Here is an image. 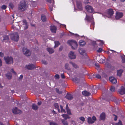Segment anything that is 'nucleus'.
Masks as SVG:
<instances>
[{
  "label": "nucleus",
  "instance_id": "1",
  "mask_svg": "<svg viewBox=\"0 0 125 125\" xmlns=\"http://www.w3.org/2000/svg\"><path fill=\"white\" fill-rule=\"evenodd\" d=\"M20 23H23V24L20 25V23L19 24L18 23H16L15 24L16 26L13 25L12 26V28L14 30H19L22 28L25 30L28 28V26L26 20H23L22 21L20 22Z\"/></svg>",
  "mask_w": 125,
  "mask_h": 125
},
{
  "label": "nucleus",
  "instance_id": "2",
  "mask_svg": "<svg viewBox=\"0 0 125 125\" xmlns=\"http://www.w3.org/2000/svg\"><path fill=\"white\" fill-rule=\"evenodd\" d=\"M71 46L73 50L77 49L78 46L77 42L73 40H69L67 42Z\"/></svg>",
  "mask_w": 125,
  "mask_h": 125
},
{
  "label": "nucleus",
  "instance_id": "3",
  "mask_svg": "<svg viewBox=\"0 0 125 125\" xmlns=\"http://www.w3.org/2000/svg\"><path fill=\"white\" fill-rule=\"evenodd\" d=\"M28 6L26 5L24 2H21L19 6V9L21 11H24L27 9Z\"/></svg>",
  "mask_w": 125,
  "mask_h": 125
},
{
  "label": "nucleus",
  "instance_id": "4",
  "mask_svg": "<svg viewBox=\"0 0 125 125\" xmlns=\"http://www.w3.org/2000/svg\"><path fill=\"white\" fill-rule=\"evenodd\" d=\"M10 37L12 40L17 42L18 40L19 36L18 33H15L11 35Z\"/></svg>",
  "mask_w": 125,
  "mask_h": 125
},
{
  "label": "nucleus",
  "instance_id": "5",
  "mask_svg": "<svg viewBox=\"0 0 125 125\" xmlns=\"http://www.w3.org/2000/svg\"><path fill=\"white\" fill-rule=\"evenodd\" d=\"M4 60L7 63L11 64L13 63V59L11 57H4Z\"/></svg>",
  "mask_w": 125,
  "mask_h": 125
},
{
  "label": "nucleus",
  "instance_id": "6",
  "mask_svg": "<svg viewBox=\"0 0 125 125\" xmlns=\"http://www.w3.org/2000/svg\"><path fill=\"white\" fill-rule=\"evenodd\" d=\"M123 15V13L122 12L116 11L115 14V19L116 20H119L122 18Z\"/></svg>",
  "mask_w": 125,
  "mask_h": 125
},
{
  "label": "nucleus",
  "instance_id": "7",
  "mask_svg": "<svg viewBox=\"0 0 125 125\" xmlns=\"http://www.w3.org/2000/svg\"><path fill=\"white\" fill-rule=\"evenodd\" d=\"M85 8L88 12L90 13H95L94 10L91 6L87 5L85 6Z\"/></svg>",
  "mask_w": 125,
  "mask_h": 125
},
{
  "label": "nucleus",
  "instance_id": "8",
  "mask_svg": "<svg viewBox=\"0 0 125 125\" xmlns=\"http://www.w3.org/2000/svg\"><path fill=\"white\" fill-rule=\"evenodd\" d=\"M69 58L71 59H75L76 57V55L74 52L72 51L70 52L68 54Z\"/></svg>",
  "mask_w": 125,
  "mask_h": 125
},
{
  "label": "nucleus",
  "instance_id": "9",
  "mask_svg": "<svg viewBox=\"0 0 125 125\" xmlns=\"http://www.w3.org/2000/svg\"><path fill=\"white\" fill-rule=\"evenodd\" d=\"M23 52L24 54L25 55L29 56L31 54V52L29 50L25 48L23 49Z\"/></svg>",
  "mask_w": 125,
  "mask_h": 125
},
{
  "label": "nucleus",
  "instance_id": "10",
  "mask_svg": "<svg viewBox=\"0 0 125 125\" xmlns=\"http://www.w3.org/2000/svg\"><path fill=\"white\" fill-rule=\"evenodd\" d=\"M13 113L14 114H20L22 113L20 110L18 109L16 107L13 108L12 110Z\"/></svg>",
  "mask_w": 125,
  "mask_h": 125
},
{
  "label": "nucleus",
  "instance_id": "11",
  "mask_svg": "<svg viewBox=\"0 0 125 125\" xmlns=\"http://www.w3.org/2000/svg\"><path fill=\"white\" fill-rule=\"evenodd\" d=\"M25 68L29 70H32L35 68L34 65L32 64H29L26 66Z\"/></svg>",
  "mask_w": 125,
  "mask_h": 125
},
{
  "label": "nucleus",
  "instance_id": "12",
  "mask_svg": "<svg viewBox=\"0 0 125 125\" xmlns=\"http://www.w3.org/2000/svg\"><path fill=\"white\" fill-rule=\"evenodd\" d=\"M77 8L79 10H82V3L79 1H76Z\"/></svg>",
  "mask_w": 125,
  "mask_h": 125
},
{
  "label": "nucleus",
  "instance_id": "13",
  "mask_svg": "<svg viewBox=\"0 0 125 125\" xmlns=\"http://www.w3.org/2000/svg\"><path fill=\"white\" fill-rule=\"evenodd\" d=\"M119 93L121 95L125 94V88L123 86L121 87L119 90Z\"/></svg>",
  "mask_w": 125,
  "mask_h": 125
},
{
  "label": "nucleus",
  "instance_id": "14",
  "mask_svg": "<svg viewBox=\"0 0 125 125\" xmlns=\"http://www.w3.org/2000/svg\"><path fill=\"white\" fill-rule=\"evenodd\" d=\"M78 51L81 54L85 56L86 55L85 51L83 49L79 48L78 49Z\"/></svg>",
  "mask_w": 125,
  "mask_h": 125
},
{
  "label": "nucleus",
  "instance_id": "15",
  "mask_svg": "<svg viewBox=\"0 0 125 125\" xmlns=\"http://www.w3.org/2000/svg\"><path fill=\"white\" fill-rule=\"evenodd\" d=\"M93 19L92 16H89L86 15V17L85 19V20H87V21H93Z\"/></svg>",
  "mask_w": 125,
  "mask_h": 125
},
{
  "label": "nucleus",
  "instance_id": "16",
  "mask_svg": "<svg viewBox=\"0 0 125 125\" xmlns=\"http://www.w3.org/2000/svg\"><path fill=\"white\" fill-rule=\"evenodd\" d=\"M109 80L111 82L113 83H115L117 82L116 79L113 77H109Z\"/></svg>",
  "mask_w": 125,
  "mask_h": 125
},
{
  "label": "nucleus",
  "instance_id": "17",
  "mask_svg": "<svg viewBox=\"0 0 125 125\" xmlns=\"http://www.w3.org/2000/svg\"><path fill=\"white\" fill-rule=\"evenodd\" d=\"M57 28L56 27L54 26H52L50 27V30L52 32L54 33H56Z\"/></svg>",
  "mask_w": 125,
  "mask_h": 125
},
{
  "label": "nucleus",
  "instance_id": "18",
  "mask_svg": "<svg viewBox=\"0 0 125 125\" xmlns=\"http://www.w3.org/2000/svg\"><path fill=\"white\" fill-rule=\"evenodd\" d=\"M65 97L67 99L69 100H71L73 98L72 95L71 94H67Z\"/></svg>",
  "mask_w": 125,
  "mask_h": 125
},
{
  "label": "nucleus",
  "instance_id": "19",
  "mask_svg": "<svg viewBox=\"0 0 125 125\" xmlns=\"http://www.w3.org/2000/svg\"><path fill=\"white\" fill-rule=\"evenodd\" d=\"M123 72V70H122L120 69L118 70L117 71V75L120 77Z\"/></svg>",
  "mask_w": 125,
  "mask_h": 125
},
{
  "label": "nucleus",
  "instance_id": "20",
  "mask_svg": "<svg viewBox=\"0 0 125 125\" xmlns=\"http://www.w3.org/2000/svg\"><path fill=\"white\" fill-rule=\"evenodd\" d=\"M105 117V114L104 113H102L100 115V119L102 120H104Z\"/></svg>",
  "mask_w": 125,
  "mask_h": 125
},
{
  "label": "nucleus",
  "instance_id": "21",
  "mask_svg": "<svg viewBox=\"0 0 125 125\" xmlns=\"http://www.w3.org/2000/svg\"><path fill=\"white\" fill-rule=\"evenodd\" d=\"M69 63L72 65L74 68H75L77 69L79 67L75 63L72 62H70Z\"/></svg>",
  "mask_w": 125,
  "mask_h": 125
},
{
  "label": "nucleus",
  "instance_id": "22",
  "mask_svg": "<svg viewBox=\"0 0 125 125\" xmlns=\"http://www.w3.org/2000/svg\"><path fill=\"white\" fill-rule=\"evenodd\" d=\"M88 122L89 124H92L94 122L91 117H88L87 118Z\"/></svg>",
  "mask_w": 125,
  "mask_h": 125
},
{
  "label": "nucleus",
  "instance_id": "23",
  "mask_svg": "<svg viewBox=\"0 0 125 125\" xmlns=\"http://www.w3.org/2000/svg\"><path fill=\"white\" fill-rule=\"evenodd\" d=\"M114 12L112 9H110L108 11V14L110 17L112 16L114 14Z\"/></svg>",
  "mask_w": 125,
  "mask_h": 125
},
{
  "label": "nucleus",
  "instance_id": "24",
  "mask_svg": "<svg viewBox=\"0 0 125 125\" xmlns=\"http://www.w3.org/2000/svg\"><path fill=\"white\" fill-rule=\"evenodd\" d=\"M47 51L49 52L51 54L54 52V50L50 48H48L47 49Z\"/></svg>",
  "mask_w": 125,
  "mask_h": 125
},
{
  "label": "nucleus",
  "instance_id": "25",
  "mask_svg": "<svg viewBox=\"0 0 125 125\" xmlns=\"http://www.w3.org/2000/svg\"><path fill=\"white\" fill-rule=\"evenodd\" d=\"M83 94L85 96H89L90 94V93L86 91H84L82 92Z\"/></svg>",
  "mask_w": 125,
  "mask_h": 125
},
{
  "label": "nucleus",
  "instance_id": "26",
  "mask_svg": "<svg viewBox=\"0 0 125 125\" xmlns=\"http://www.w3.org/2000/svg\"><path fill=\"white\" fill-rule=\"evenodd\" d=\"M62 115L65 120H66L67 119L70 118V117H69L68 115L66 114H63Z\"/></svg>",
  "mask_w": 125,
  "mask_h": 125
},
{
  "label": "nucleus",
  "instance_id": "27",
  "mask_svg": "<svg viewBox=\"0 0 125 125\" xmlns=\"http://www.w3.org/2000/svg\"><path fill=\"white\" fill-rule=\"evenodd\" d=\"M6 76L7 78L9 79H10L12 78V75L10 72H8L6 74Z\"/></svg>",
  "mask_w": 125,
  "mask_h": 125
},
{
  "label": "nucleus",
  "instance_id": "28",
  "mask_svg": "<svg viewBox=\"0 0 125 125\" xmlns=\"http://www.w3.org/2000/svg\"><path fill=\"white\" fill-rule=\"evenodd\" d=\"M85 44V42L82 40H81L79 42V44L81 46H83Z\"/></svg>",
  "mask_w": 125,
  "mask_h": 125
},
{
  "label": "nucleus",
  "instance_id": "29",
  "mask_svg": "<svg viewBox=\"0 0 125 125\" xmlns=\"http://www.w3.org/2000/svg\"><path fill=\"white\" fill-rule=\"evenodd\" d=\"M41 19L43 22H45L46 20L45 16L44 14H42L41 17Z\"/></svg>",
  "mask_w": 125,
  "mask_h": 125
},
{
  "label": "nucleus",
  "instance_id": "30",
  "mask_svg": "<svg viewBox=\"0 0 125 125\" xmlns=\"http://www.w3.org/2000/svg\"><path fill=\"white\" fill-rule=\"evenodd\" d=\"M62 122L63 125H68V124L67 122L65 120L62 119L61 120Z\"/></svg>",
  "mask_w": 125,
  "mask_h": 125
},
{
  "label": "nucleus",
  "instance_id": "31",
  "mask_svg": "<svg viewBox=\"0 0 125 125\" xmlns=\"http://www.w3.org/2000/svg\"><path fill=\"white\" fill-rule=\"evenodd\" d=\"M72 80L76 83H78L79 82V79L77 78H73Z\"/></svg>",
  "mask_w": 125,
  "mask_h": 125
},
{
  "label": "nucleus",
  "instance_id": "32",
  "mask_svg": "<svg viewBox=\"0 0 125 125\" xmlns=\"http://www.w3.org/2000/svg\"><path fill=\"white\" fill-rule=\"evenodd\" d=\"M32 109L34 110H37L38 108L37 106L35 104H32Z\"/></svg>",
  "mask_w": 125,
  "mask_h": 125
},
{
  "label": "nucleus",
  "instance_id": "33",
  "mask_svg": "<svg viewBox=\"0 0 125 125\" xmlns=\"http://www.w3.org/2000/svg\"><path fill=\"white\" fill-rule=\"evenodd\" d=\"M65 69L68 70H70V69L69 67V63H66L65 64Z\"/></svg>",
  "mask_w": 125,
  "mask_h": 125
},
{
  "label": "nucleus",
  "instance_id": "34",
  "mask_svg": "<svg viewBox=\"0 0 125 125\" xmlns=\"http://www.w3.org/2000/svg\"><path fill=\"white\" fill-rule=\"evenodd\" d=\"M54 43H55V46H54L55 48L58 47L59 45V43L58 41L55 42Z\"/></svg>",
  "mask_w": 125,
  "mask_h": 125
},
{
  "label": "nucleus",
  "instance_id": "35",
  "mask_svg": "<svg viewBox=\"0 0 125 125\" xmlns=\"http://www.w3.org/2000/svg\"><path fill=\"white\" fill-rule=\"evenodd\" d=\"M54 107H55V108H56V109H57L58 111L59 112L60 110V109L59 108V106L58 104L57 103H55L54 104Z\"/></svg>",
  "mask_w": 125,
  "mask_h": 125
},
{
  "label": "nucleus",
  "instance_id": "36",
  "mask_svg": "<svg viewBox=\"0 0 125 125\" xmlns=\"http://www.w3.org/2000/svg\"><path fill=\"white\" fill-rule=\"evenodd\" d=\"M110 90L112 92H113L115 91V88L114 86H112L111 87Z\"/></svg>",
  "mask_w": 125,
  "mask_h": 125
},
{
  "label": "nucleus",
  "instance_id": "37",
  "mask_svg": "<svg viewBox=\"0 0 125 125\" xmlns=\"http://www.w3.org/2000/svg\"><path fill=\"white\" fill-rule=\"evenodd\" d=\"M121 58L122 59V62L123 63L125 62V56L124 55L121 56Z\"/></svg>",
  "mask_w": 125,
  "mask_h": 125
},
{
  "label": "nucleus",
  "instance_id": "38",
  "mask_svg": "<svg viewBox=\"0 0 125 125\" xmlns=\"http://www.w3.org/2000/svg\"><path fill=\"white\" fill-rule=\"evenodd\" d=\"M79 119L81 121L83 122H84L85 120V118L83 116H81L79 118Z\"/></svg>",
  "mask_w": 125,
  "mask_h": 125
},
{
  "label": "nucleus",
  "instance_id": "39",
  "mask_svg": "<svg viewBox=\"0 0 125 125\" xmlns=\"http://www.w3.org/2000/svg\"><path fill=\"white\" fill-rule=\"evenodd\" d=\"M3 40H8L9 39V37L5 35L3 36Z\"/></svg>",
  "mask_w": 125,
  "mask_h": 125
},
{
  "label": "nucleus",
  "instance_id": "40",
  "mask_svg": "<svg viewBox=\"0 0 125 125\" xmlns=\"http://www.w3.org/2000/svg\"><path fill=\"white\" fill-rule=\"evenodd\" d=\"M67 114L69 115H72L70 110L69 109H67L66 110Z\"/></svg>",
  "mask_w": 125,
  "mask_h": 125
},
{
  "label": "nucleus",
  "instance_id": "41",
  "mask_svg": "<svg viewBox=\"0 0 125 125\" xmlns=\"http://www.w3.org/2000/svg\"><path fill=\"white\" fill-rule=\"evenodd\" d=\"M60 108L61 109V112L65 113V111L63 109V107L62 105H60Z\"/></svg>",
  "mask_w": 125,
  "mask_h": 125
},
{
  "label": "nucleus",
  "instance_id": "42",
  "mask_svg": "<svg viewBox=\"0 0 125 125\" xmlns=\"http://www.w3.org/2000/svg\"><path fill=\"white\" fill-rule=\"evenodd\" d=\"M50 125H58L55 123L53 122H51L50 123Z\"/></svg>",
  "mask_w": 125,
  "mask_h": 125
},
{
  "label": "nucleus",
  "instance_id": "43",
  "mask_svg": "<svg viewBox=\"0 0 125 125\" xmlns=\"http://www.w3.org/2000/svg\"><path fill=\"white\" fill-rule=\"evenodd\" d=\"M56 92L58 94H61L62 93V92L61 91H59V89H56Z\"/></svg>",
  "mask_w": 125,
  "mask_h": 125
},
{
  "label": "nucleus",
  "instance_id": "44",
  "mask_svg": "<svg viewBox=\"0 0 125 125\" xmlns=\"http://www.w3.org/2000/svg\"><path fill=\"white\" fill-rule=\"evenodd\" d=\"M9 7L12 9L14 7V5L12 3H10L9 5Z\"/></svg>",
  "mask_w": 125,
  "mask_h": 125
},
{
  "label": "nucleus",
  "instance_id": "45",
  "mask_svg": "<svg viewBox=\"0 0 125 125\" xmlns=\"http://www.w3.org/2000/svg\"><path fill=\"white\" fill-rule=\"evenodd\" d=\"M116 125H123L121 122L120 120H119L118 122L116 124Z\"/></svg>",
  "mask_w": 125,
  "mask_h": 125
},
{
  "label": "nucleus",
  "instance_id": "46",
  "mask_svg": "<svg viewBox=\"0 0 125 125\" xmlns=\"http://www.w3.org/2000/svg\"><path fill=\"white\" fill-rule=\"evenodd\" d=\"M55 79H59V76L58 74H56L55 76Z\"/></svg>",
  "mask_w": 125,
  "mask_h": 125
},
{
  "label": "nucleus",
  "instance_id": "47",
  "mask_svg": "<svg viewBox=\"0 0 125 125\" xmlns=\"http://www.w3.org/2000/svg\"><path fill=\"white\" fill-rule=\"evenodd\" d=\"M99 61V62L101 63H103L104 61V60L102 59H101Z\"/></svg>",
  "mask_w": 125,
  "mask_h": 125
},
{
  "label": "nucleus",
  "instance_id": "48",
  "mask_svg": "<svg viewBox=\"0 0 125 125\" xmlns=\"http://www.w3.org/2000/svg\"><path fill=\"white\" fill-rule=\"evenodd\" d=\"M6 6L5 5H3L1 7V8L4 10L5 9H6Z\"/></svg>",
  "mask_w": 125,
  "mask_h": 125
},
{
  "label": "nucleus",
  "instance_id": "49",
  "mask_svg": "<svg viewBox=\"0 0 125 125\" xmlns=\"http://www.w3.org/2000/svg\"><path fill=\"white\" fill-rule=\"evenodd\" d=\"M42 63L45 64H47V62L46 61L44 60H42Z\"/></svg>",
  "mask_w": 125,
  "mask_h": 125
},
{
  "label": "nucleus",
  "instance_id": "50",
  "mask_svg": "<svg viewBox=\"0 0 125 125\" xmlns=\"http://www.w3.org/2000/svg\"><path fill=\"white\" fill-rule=\"evenodd\" d=\"M70 33L72 34L71 35H74L76 37H78L79 36V35L76 34H74V33H71L70 32Z\"/></svg>",
  "mask_w": 125,
  "mask_h": 125
},
{
  "label": "nucleus",
  "instance_id": "51",
  "mask_svg": "<svg viewBox=\"0 0 125 125\" xmlns=\"http://www.w3.org/2000/svg\"><path fill=\"white\" fill-rule=\"evenodd\" d=\"M102 50L101 48H99V49L97 51V52H102Z\"/></svg>",
  "mask_w": 125,
  "mask_h": 125
},
{
  "label": "nucleus",
  "instance_id": "52",
  "mask_svg": "<svg viewBox=\"0 0 125 125\" xmlns=\"http://www.w3.org/2000/svg\"><path fill=\"white\" fill-rule=\"evenodd\" d=\"M96 77L98 78H101V76L99 74H97L96 75Z\"/></svg>",
  "mask_w": 125,
  "mask_h": 125
},
{
  "label": "nucleus",
  "instance_id": "53",
  "mask_svg": "<svg viewBox=\"0 0 125 125\" xmlns=\"http://www.w3.org/2000/svg\"><path fill=\"white\" fill-rule=\"evenodd\" d=\"M10 71L12 73H14L15 74H16V73L14 71L13 69H11Z\"/></svg>",
  "mask_w": 125,
  "mask_h": 125
},
{
  "label": "nucleus",
  "instance_id": "54",
  "mask_svg": "<svg viewBox=\"0 0 125 125\" xmlns=\"http://www.w3.org/2000/svg\"><path fill=\"white\" fill-rule=\"evenodd\" d=\"M92 120L94 121H96V117L94 116H93L92 117Z\"/></svg>",
  "mask_w": 125,
  "mask_h": 125
},
{
  "label": "nucleus",
  "instance_id": "55",
  "mask_svg": "<svg viewBox=\"0 0 125 125\" xmlns=\"http://www.w3.org/2000/svg\"><path fill=\"white\" fill-rule=\"evenodd\" d=\"M49 9L51 11H52V6H50Z\"/></svg>",
  "mask_w": 125,
  "mask_h": 125
},
{
  "label": "nucleus",
  "instance_id": "56",
  "mask_svg": "<svg viewBox=\"0 0 125 125\" xmlns=\"http://www.w3.org/2000/svg\"><path fill=\"white\" fill-rule=\"evenodd\" d=\"M4 56V54L1 52H0V57H3Z\"/></svg>",
  "mask_w": 125,
  "mask_h": 125
},
{
  "label": "nucleus",
  "instance_id": "57",
  "mask_svg": "<svg viewBox=\"0 0 125 125\" xmlns=\"http://www.w3.org/2000/svg\"><path fill=\"white\" fill-rule=\"evenodd\" d=\"M113 115L115 116V118H114V120H115V121L116 120H117V116L116 115Z\"/></svg>",
  "mask_w": 125,
  "mask_h": 125
},
{
  "label": "nucleus",
  "instance_id": "58",
  "mask_svg": "<svg viewBox=\"0 0 125 125\" xmlns=\"http://www.w3.org/2000/svg\"><path fill=\"white\" fill-rule=\"evenodd\" d=\"M61 76L62 78H65V76L63 74H61Z\"/></svg>",
  "mask_w": 125,
  "mask_h": 125
},
{
  "label": "nucleus",
  "instance_id": "59",
  "mask_svg": "<svg viewBox=\"0 0 125 125\" xmlns=\"http://www.w3.org/2000/svg\"><path fill=\"white\" fill-rule=\"evenodd\" d=\"M23 77V75H21L20 76L19 78V79L21 80L22 78Z\"/></svg>",
  "mask_w": 125,
  "mask_h": 125
},
{
  "label": "nucleus",
  "instance_id": "60",
  "mask_svg": "<svg viewBox=\"0 0 125 125\" xmlns=\"http://www.w3.org/2000/svg\"><path fill=\"white\" fill-rule=\"evenodd\" d=\"M69 109V108H68V104H67L66 105V110H67V109Z\"/></svg>",
  "mask_w": 125,
  "mask_h": 125
},
{
  "label": "nucleus",
  "instance_id": "61",
  "mask_svg": "<svg viewBox=\"0 0 125 125\" xmlns=\"http://www.w3.org/2000/svg\"><path fill=\"white\" fill-rule=\"evenodd\" d=\"M100 42L101 43V45H102L104 44V42L102 41H100Z\"/></svg>",
  "mask_w": 125,
  "mask_h": 125
},
{
  "label": "nucleus",
  "instance_id": "62",
  "mask_svg": "<svg viewBox=\"0 0 125 125\" xmlns=\"http://www.w3.org/2000/svg\"><path fill=\"white\" fill-rule=\"evenodd\" d=\"M41 103H42L41 102H40V101L39 102H38V104L39 105H40L41 104Z\"/></svg>",
  "mask_w": 125,
  "mask_h": 125
},
{
  "label": "nucleus",
  "instance_id": "63",
  "mask_svg": "<svg viewBox=\"0 0 125 125\" xmlns=\"http://www.w3.org/2000/svg\"><path fill=\"white\" fill-rule=\"evenodd\" d=\"M88 1L87 0V1L86 2H85V4H88L89 3H90L88 1Z\"/></svg>",
  "mask_w": 125,
  "mask_h": 125
},
{
  "label": "nucleus",
  "instance_id": "64",
  "mask_svg": "<svg viewBox=\"0 0 125 125\" xmlns=\"http://www.w3.org/2000/svg\"><path fill=\"white\" fill-rule=\"evenodd\" d=\"M95 65L97 67H99V66L98 64H95Z\"/></svg>",
  "mask_w": 125,
  "mask_h": 125
}]
</instances>
